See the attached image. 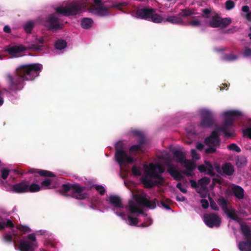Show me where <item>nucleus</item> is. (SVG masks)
Instances as JSON below:
<instances>
[{
	"mask_svg": "<svg viewBox=\"0 0 251 251\" xmlns=\"http://www.w3.org/2000/svg\"><path fill=\"white\" fill-rule=\"evenodd\" d=\"M191 155L193 160H197L200 159V155L197 152L196 150L193 149L191 151Z\"/></svg>",
	"mask_w": 251,
	"mask_h": 251,
	"instance_id": "nucleus-41",
	"label": "nucleus"
},
{
	"mask_svg": "<svg viewBox=\"0 0 251 251\" xmlns=\"http://www.w3.org/2000/svg\"><path fill=\"white\" fill-rule=\"evenodd\" d=\"M166 22L176 25H181L183 23L181 17L174 15L165 16V22Z\"/></svg>",
	"mask_w": 251,
	"mask_h": 251,
	"instance_id": "nucleus-26",
	"label": "nucleus"
},
{
	"mask_svg": "<svg viewBox=\"0 0 251 251\" xmlns=\"http://www.w3.org/2000/svg\"><path fill=\"white\" fill-rule=\"evenodd\" d=\"M246 18L248 21H251V14L250 13H248L246 15Z\"/></svg>",
	"mask_w": 251,
	"mask_h": 251,
	"instance_id": "nucleus-57",
	"label": "nucleus"
},
{
	"mask_svg": "<svg viewBox=\"0 0 251 251\" xmlns=\"http://www.w3.org/2000/svg\"><path fill=\"white\" fill-rule=\"evenodd\" d=\"M132 132L133 134L139 138V144L138 145H133L130 148V154L136 153L139 151H145L144 148L147 145L145 143L143 133L137 130H133Z\"/></svg>",
	"mask_w": 251,
	"mask_h": 251,
	"instance_id": "nucleus-19",
	"label": "nucleus"
},
{
	"mask_svg": "<svg viewBox=\"0 0 251 251\" xmlns=\"http://www.w3.org/2000/svg\"><path fill=\"white\" fill-rule=\"evenodd\" d=\"M43 43V38H36L28 47H25L23 45L9 46L5 48V51L12 57H19L23 55L24 51L27 48L38 51L41 50Z\"/></svg>",
	"mask_w": 251,
	"mask_h": 251,
	"instance_id": "nucleus-6",
	"label": "nucleus"
},
{
	"mask_svg": "<svg viewBox=\"0 0 251 251\" xmlns=\"http://www.w3.org/2000/svg\"><path fill=\"white\" fill-rule=\"evenodd\" d=\"M109 5L102 3L100 0H94V3L89 8V11L92 14L100 16H105L109 14Z\"/></svg>",
	"mask_w": 251,
	"mask_h": 251,
	"instance_id": "nucleus-13",
	"label": "nucleus"
},
{
	"mask_svg": "<svg viewBox=\"0 0 251 251\" xmlns=\"http://www.w3.org/2000/svg\"><path fill=\"white\" fill-rule=\"evenodd\" d=\"M3 58H4L3 55L0 53V60L2 59Z\"/></svg>",
	"mask_w": 251,
	"mask_h": 251,
	"instance_id": "nucleus-59",
	"label": "nucleus"
},
{
	"mask_svg": "<svg viewBox=\"0 0 251 251\" xmlns=\"http://www.w3.org/2000/svg\"><path fill=\"white\" fill-rule=\"evenodd\" d=\"M134 16L137 18L148 20L155 23L165 22V15L155 13L151 8H141L137 9Z\"/></svg>",
	"mask_w": 251,
	"mask_h": 251,
	"instance_id": "nucleus-8",
	"label": "nucleus"
},
{
	"mask_svg": "<svg viewBox=\"0 0 251 251\" xmlns=\"http://www.w3.org/2000/svg\"><path fill=\"white\" fill-rule=\"evenodd\" d=\"M4 102V99L1 92L0 91V106H1Z\"/></svg>",
	"mask_w": 251,
	"mask_h": 251,
	"instance_id": "nucleus-52",
	"label": "nucleus"
},
{
	"mask_svg": "<svg viewBox=\"0 0 251 251\" xmlns=\"http://www.w3.org/2000/svg\"><path fill=\"white\" fill-rule=\"evenodd\" d=\"M223 174L230 176L234 172L233 166L230 163H226L222 167Z\"/></svg>",
	"mask_w": 251,
	"mask_h": 251,
	"instance_id": "nucleus-27",
	"label": "nucleus"
},
{
	"mask_svg": "<svg viewBox=\"0 0 251 251\" xmlns=\"http://www.w3.org/2000/svg\"><path fill=\"white\" fill-rule=\"evenodd\" d=\"M242 10L243 12H248L249 11V7L248 6H244L242 7Z\"/></svg>",
	"mask_w": 251,
	"mask_h": 251,
	"instance_id": "nucleus-53",
	"label": "nucleus"
},
{
	"mask_svg": "<svg viewBox=\"0 0 251 251\" xmlns=\"http://www.w3.org/2000/svg\"><path fill=\"white\" fill-rule=\"evenodd\" d=\"M246 164V159L245 157H240L237 159L236 164L239 167H241Z\"/></svg>",
	"mask_w": 251,
	"mask_h": 251,
	"instance_id": "nucleus-39",
	"label": "nucleus"
},
{
	"mask_svg": "<svg viewBox=\"0 0 251 251\" xmlns=\"http://www.w3.org/2000/svg\"><path fill=\"white\" fill-rule=\"evenodd\" d=\"M176 200H177V201H184L185 200V198L183 196L177 197H176Z\"/></svg>",
	"mask_w": 251,
	"mask_h": 251,
	"instance_id": "nucleus-55",
	"label": "nucleus"
},
{
	"mask_svg": "<svg viewBox=\"0 0 251 251\" xmlns=\"http://www.w3.org/2000/svg\"><path fill=\"white\" fill-rule=\"evenodd\" d=\"M3 30L6 33H9L11 31L10 28L7 25L4 26Z\"/></svg>",
	"mask_w": 251,
	"mask_h": 251,
	"instance_id": "nucleus-54",
	"label": "nucleus"
},
{
	"mask_svg": "<svg viewBox=\"0 0 251 251\" xmlns=\"http://www.w3.org/2000/svg\"><path fill=\"white\" fill-rule=\"evenodd\" d=\"M231 22L229 18L221 19L218 16H212L209 25L213 27L223 28L229 25Z\"/></svg>",
	"mask_w": 251,
	"mask_h": 251,
	"instance_id": "nucleus-21",
	"label": "nucleus"
},
{
	"mask_svg": "<svg viewBox=\"0 0 251 251\" xmlns=\"http://www.w3.org/2000/svg\"><path fill=\"white\" fill-rule=\"evenodd\" d=\"M146 200L149 201V203H148L149 205L151 204V202H154L155 203L154 207L151 208L149 206H148V205H146L145 204L141 205V206H140V212H137V213H135V214H132V216L136 217L137 219L138 220L137 224L135 226H136L139 221L141 222L142 221H144V223L141 224L140 225V226L142 227H147V226H150L152 224V220L151 218V217L143 214L142 211V208L143 207H147L150 208L151 209H154L156 207L157 201L154 200L153 201H150L147 199V197H146ZM134 226V225H133V226Z\"/></svg>",
	"mask_w": 251,
	"mask_h": 251,
	"instance_id": "nucleus-14",
	"label": "nucleus"
},
{
	"mask_svg": "<svg viewBox=\"0 0 251 251\" xmlns=\"http://www.w3.org/2000/svg\"><path fill=\"white\" fill-rule=\"evenodd\" d=\"M195 13L191 10L186 9L182 10L179 13V16L181 17H187L194 14Z\"/></svg>",
	"mask_w": 251,
	"mask_h": 251,
	"instance_id": "nucleus-34",
	"label": "nucleus"
},
{
	"mask_svg": "<svg viewBox=\"0 0 251 251\" xmlns=\"http://www.w3.org/2000/svg\"><path fill=\"white\" fill-rule=\"evenodd\" d=\"M198 112L201 117V120L200 124V127L206 128L212 126L214 124L213 119V113L211 110L205 108H202L199 110Z\"/></svg>",
	"mask_w": 251,
	"mask_h": 251,
	"instance_id": "nucleus-15",
	"label": "nucleus"
},
{
	"mask_svg": "<svg viewBox=\"0 0 251 251\" xmlns=\"http://www.w3.org/2000/svg\"><path fill=\"white\" fill-rule=\"evenodd\" d=\"M216 169L218 172H219V170L220 169V167L219 166H217L216 167Z\"/></svg>",
	"mask_w": 251,
	"mask_h": 251,
	"instance_id": "nucleus-60",
	"label": "nucleus"
},
{
	"mask_svg": "<svg viewBox=\"0 0 251 251\" xmlns=\"http://www.w3.org/2000/svg\"><path fill=\"white\" fill-rule=\"evenodd\" d=\"M66 42L62 40H58L55 44V47L57 50H61L66 47Z\"/></svg>",
	"mask_w": 251,
	"mask_h": 251,
	"instance_id": "nucleus-32",
	"label": "nucleus"
},
{
	"mask_svg": "<svg viewBox=\"0 0 251 251\" xmlns=\"http://www.w3.org/2000/svg\"><path fill=\"white\" fill-rule=\"evenodd\" d=\"M22 231L24 233H28L30 231V228L25 226H20L17 230L12 229L11 232L6 233L3 236L4 240L6 242L13 241L15 246L17 244L18 240V235L19 231Z\"/></svg>",
	"mask_w": 251,
	"mask_h": 251,
	"instance_id": "nucleus-18",
	"label": "nucleus"
},
{
	"mask_svg": "<svg viewBox=\"0 0 251 251\" xmlns=\"http://www.w3.org/2000/svg\"><path fill=\"white\" fill-rule=\"evenodd\" d=\"M93 24V20L89 18H84L81 22V25L82 27L85 29H88L91 27Z\"/></svg>",
	"mask_w": 251,
	"mask_h": 251,
	"instance_id": "nucleus-30",
	"label": "nucleus"
},
{
	"mask_svg": "<svg viewBox=\"0 0 251 251\" xmlns=\"http://www.w3.org/2000/svg\"><path fill=\"white\" fill-rule=\"evenodd\" d=\"M244 56L246 57L251 56V50L249 48H246L244 53Z\"/></svg>",
	"mask_w": 251,
	"mask_h": 251,
	"instance_id": "nucleus-48",
	"label": "nucleus"
},
{
	"mask_svg": "<svg viewBox=\"0 0 251 251\" xmlns=\"http://www.w3.org/2000/svg\"><path fill=\"white\" fill-rule=\"evenodd\" d=\"M7 191L15 193H24L27 192H36L41 190L40 185L35 183L29 184L27 181H24L20 183L10 185Z\"/></svg>",
	"mask_w": 251,
	"mask_h": 251,
	"instance_id": "nucleus-9",
	"label": "nucleus"
},
{
	"mask_svg": "<svg viewBox=\"0 0 251 251\" xmlns=\"http://www.w3.org/2000/svg\"><path fill=\"white\" fill-rule=\"evenodd\" d=\"M235 6L234 3L231 0H228L226 2V7L228 10L232 9Z\"/></svg>",
	"mask_w": 251,
	"mask_h": 251,
	"instance_id": "nucleus-40",
	"label": "nucleus"
},
{
	"mask_svg": "<svg viewBox=\"0 0 251 251\" xmlns=\"http://www.w3.org/2000/svg\"><path fill=\"white\" fill-rule=\"evenodd\" d=\"M249 36L250 37V39H251V33H250L249 34Z\"/></svg>",
	"mask_w": 251,
	"mask_h": 251,
	"instance_id": "nucleus-61",
	"label": "nucleus"
},
{
	"mask_svg": "<svg viewBox=\"0 0 251 251\" xmlns=\"http://www.w3.org/2000/svg\"><path fill=\"white\" fill-rule=\"evenodd\" d=\"M115 148V159L120 167L121 171L128 172V169L126 167L133 162V157L131 155H128L125 151V147L123 142H118L116 144Z\"/></svg>",
	"mask_w": 251,
	"mask_h": 251,
	"instance_id": "nucleus-7",
	"label": "nucleus"
},
{
	"mask_svg": "<svg viewBox=\"0 0 251 251\" xmlns=\"http://www.w3.org/2000/svg\"><path fill=\"white\" fill-rule=\"evenodd\" d=\"M205 224L209 227H218L221 223L220 217L215 214H206L203 216Z\"/></svg>",
	"mask_w": 251,
	"mask_h": 251,
	"instance_id": "nucleus-22",
	"label": "nucleus"
},
{
	"mask_svg": "<svg viewBox=\"0 0 251 251\" xmlns=\"http://www.w3.org/2000/svg\"><path fill=\"white\" fill-rule=\"evenodd\" d=\"M62 189L65 192L70 191L72 197L76 199L83 200L88 196V189L85 187H81L77 184L73 185L63 184Z\"/></svg>",
	"mask_w": 251,
	"mask_h": 251,
	"instance_id": "nucleus-10",
	"label": "nucleus"
},
{
	"mask_svg": "<svg viewBox=\"0 0 251 251\" xmlns=\"http://www.w3.org/2000/svg\"><path fill=\"white\" fill-rule=\"evenodd\" d=\"M132 173L135 176H140L142 174L141 169L135 166H133L132 168Z\"/></svg>",
	"mask_w": 251,
	"mask_h": 251,
	"instance_id": "nucleus-35",
	"label": "nucleus"
},
{
	"mask_svg": "<svg viewBox=\"0 0 251 251\" xmlns=\"http://www.w3.org/2000/svg\"><path fill=\"white\" fill-rule=\"evenodd\" d=\"M174 157L178 163H180L187 171L185 174L191 176L193 175V171L196 167L195 163L192 160H187L185 158L184 154L181 151H176L174 153Z\"/></svg>",
	"mask_w": 251,
	"mask_h": 251,
	"instance_id": "nucleus-12",
	"label": "nucleus"
},
{
	"mask_svg": "<svg viewBox=\"0 0 251 251\" xmlns=\"http://www.w3.org/2000/svg\"><path fill=\"white\" fill-rule=\"evenodd\" d=\"M177 188H178L181 192L183 193H185L187 192L186 188L185 187L182 186L181 183H178L176 185Z\"/></svg>",
	"mask_w": 251,
	"mask_h": 251,
	"instance_id": "nucleus-46",
	"label": "nucleus"
},
{
	"mask_svg": "<svg viewBox=\"0 0 251 251\" xmlns=\"http://www.w3.org/2000/svg\"><path fill=\"white\" fill-rule=\"evenodd\" d=\"M243 133L244 136L251 139V121L249 122L248 127L243 130Z\"/></svg>",
	"mask_w": 251,
	"mask_h": 251,
	"instance_id": "nucleus-33",
	"label": "nucleus"
},
{
	"mask_svg": "<svg viewBox=\"0 0 251 251\" xmlns=\"http://www.w3.org/2000/svg\"><path fill=\"white\" fill-rule=\"evenodd\" d=\"M213 184H222V180L220 178H214L213 179Z\"/></svg>",
	"mask_w": 251,
	"mask_h": 251,
	"instance_id": "nucleus-50",
	"label": "nucleus"
},
{
	"mask_svg": "<svg viewBox=\"0 0 251 251\" xmlns=\"http://www.w3.org/2000/svg\"><path fill=\"white\" fill-rule=\"evenodd\" d=\"M250 30H251V26L250 27Z\"/></svg>",
	"mask_w": 251,
	"mask_h": 251,
	"instance_id": "nucleus-62",
	"label": "nucleus"
},
{
	"mask_svg": "<svg viewBox=\"0 0 251 251\" xmlns=\"http://www.w3.org/2000/svg\"><path fill=\"white\" fill-rule=\"evenodd\" d=\"M208 199L210 201L211 208L213 210H218V207L217 206L216 203L214 202V201L212 200V199L209 196H208Z\"/></svg>",
	"mask_w": 251,
	"mask_h": 251,
	"instance_id": "nucleus-42",
	"label": "nucleus"
},
{
	"mask_svg": "<svg viewBox=\"0 0 251 251\" xmlns=\"http://www.w3.org/2000/svg\"><path fill=\"white\" fill-rule=\"evenodd\" d=\"M210 182L208 177H204L200 179L198 183L193 180H190L192 187L196 188L198 193L200 194L201 198H206L207 195L208 190L207 185Z\"/></svg>",
	"mask_w": 251,
	"mask_h": 251,
	"instance_id": "nucleus-16",
	"label": "nucleus"
},
{
	"mask_svg": "<svg viewBox=\"0 0 251 251\" xmlns=\"http://www.w3.org/2000/svg\"><path fill=\"white\" fill-rule=\"evenodd\" d=\"M186 130L188 134V135H189L190 134H196V131L194 129L191 130V129H189L188 128H186Z\"/></svg>",
	"mask_w": 251,
	"mask_h": 251,
	"instance_id": "nucleus-51",
	"label": "nucleus"
},
{
	"mask_svg": "<svg viewBox=\"0 0 251 251\" xmlns=\"http://www.w3.org/2000/svg\"><path fill=\"white\" fill-rule=\"evenodd\" d=\"M198 169L201 173L210 176L214 175V168L211 164L207 161H204V164L199 166Z\"/></svg>",
	"mask_w": 251,
	"mask_h": 251,
	"instance_id": "nucleus-24",
	"label": "nucleus"
},
{
	"mask_svg": "<svg viewBox=\"0 0 251 251\" xmlns=\"http://www.w3.org/2000/svg\"><path fill=\"white\" fill-rule=\"evenodd\" d=\"M53 179L51 178H46L44 181L41 182V186H40L41 189H50L55 186L53 183Z\"/></svg>",
	"mask_w": 251,
	"mask_h": 251,
	"instance_id": "nucleus-28",
	"label": "nucleus"
},
{
	"mask_svg": "<svg viewBox=\"0 0 251 251\" xmlns=\"http://www.w3.org/2000/svg\"><path fill=\"white\" fill-rule=\"evenodd\" d=\"M161 204H162V206H163L165 209H171V208H170V207L169 205H167V204H165L164 202H161Z\"/></svg>",
	"mask_w": 251,
	"mask_h": 251,
	"instance_id": "nucleus-56",
	"label": "nucleus"
},
{
	"mask_svg": "<svg viewBox=\"0 0 251 251\" xmlns=\"http://www.w3.org/2000/svg\"><path fill=\"white\" fill-rule=\"evenodd\" d=\"M34 25L35 22L31 21H28L24 25V29L27 33H30Z\"/></svg>",
	"mask_w": 251,
	"mask_h": 251,
	"instance_id": "nucleus-31",
	"label": "nucleus"
},
{
	"mask_svg": "<svg viewBox=\"0 0 251 251\" xmlns=\"http://www.w3.org/2000/svg\"><path fill=\"white\" fill-rule=\"evenodd\" d=\"M196 147L197 149L198 150H199V151H202L204 148L203 145L201 143H197Z\"/></svg>",
	"mask_w": 251,
	"mask_h": 251,
	"instance_id": "nucleus-49",
	"label": "nucleus"
},
{
	"mask_svg": "<svg viewBox=\"0 0 251 251\" xmlns=\"http://www.w3.org/2000/svg\"><path fill=\"white\" fill-rule=\"evenodd\" d=\"M242 233L248 240L247 242H241L238 244V248L241 251H251V230L246 225L241 224Z\"/></svg>",
	"mask_w": 251,
	"mask_h": 251,
	"instance_id": "nucleus-17",
	"label": "nucleus"
},
{
	"mask_svg": "<svg viewBox=\"0 0 251 251\" xmlns=\"http://www.w3.org/2000/svg\"><path fill=\"white\" fill-rule=\"evenodd\" d=\"M38 173L41 176H45L52 177L54 176V175L53 174H52L50 172L46 170H40L38 172Z\"/></svg>",
	"mask_w": 251,
	"mask_h": 251,
	"instance_id": "nucleus-38",
	"label": "nucleus"
},
{
	"mask_svg": "<svg viewBox=\"0 0 251 251\" xmlns=\"http://www.w3.org/2000/svg\"><path fill=\"white\" fill-rule=\"evenodd\" d=\"M42 69V65L39 63L20 66L16 69L14 77L10 74L6 75L9 89L12 91L21 90L24 87V81L33 79L38 76Z\"/></svg>",
	"mask_w": 251,
	"mask_h": 251,
	"instance_id": "nucleus-5",
	"label": "nucleus"
},
{
	"mask_svg": "<svg viewBox=\"0 0 251 251\" xmlns=\"http://www.w3.org/2000/svg\"><path fill=\"white\" fill-rule=\"evenodd\" d=\"M202 206L203 208H207L209 206V203L206 200L202 199L201 201Z\"/></svg>",
	"mask_w": 251,
	"mask_h": 251,
	"instance_id": "nucleus-47",
	"label": "nucleus"
},
{
	"mask_svg": "<svg viewBox=\"0 0 251 251\" xmlns=\"http://www.w3.org/2000/svg\"><path fill=\"white\" fill-rule=\"evenodd\" d=\"M203 16L201 17L199 19H194L190 22V25L194 27L199 26L201 25H206L207 24V22L205 18L211 17L210 14V11L208 9H204L203 11Z\"/></svg>",
	"mask_w": 251,
	"mask_h": 251,
	"instance_id": "nucleus-23",
	"label": "nucleus"
},
{
	"mask_svg": "<svg viewBox=\"0 0 251 251\" xmlns=\"http://www.w3.org/2000/svg\"><path fill=\"white\" fill-rule=\"evenodd\" d=\"M235 196L238 199H242L244 197V190L240 186L231 184L229 186Z\"/></svg>",
	"mask_w": 251,
	"mask_h": 251,
	"instance_id": "nucleus-25",
	"label": "nucleus"
},
{
	"mask_svg": "<svg viewBox=\"0 0 251 251\" xmlns=\"http://www.w3.org/2000/svg\"><path fill=\"white\" fill-rule=\"evenodd\" d=\"M95 189L98 191V192L100 193V195H103L105 191L104 188L101 185L96 186Z\"/></svg>",
	"mask_w": 251,
	"mask_h": 251,
	"instance_id": "nucleus-43",
	"label": "nucleus"
},
{
	"mask_svg": "<svg viewBox=\"0 0 251 251\" xmlns=\"http://www.w3.org/2000/svg\"><path fill=\"white\" fill-rule=\"evenodd\" d=\"M13 224L10 220L1 219L0 217V230H2L6 227H13Z\"/></svg>",
	"mask_w": 251,
	"mask_h": 251,
	"instance_id": "nucleus-29",
	"label": "nucleus"
},
{
	"mask_svg": "<svg viewBox=\"0 0 251 251\" xmlns=\"http://www.w3.org/2000/svg\"><path fill=\"white\" fill-rule=\"evenodd\" d=\"M113 206L114 213L130 226L135 225L138 220L137 218L133 217L132 214L140 212V206L142 204L148 205L151 208L155 206L154 202L149 205V201L146 200V194L141 193L134 196V200L130 201L128 206H125L121 198L115 195H111L107 200Z\"/></svg>",
	"mask_w": 251,
	"mask_h": 251,
	"instance_id": "nucleus-2",
	"label": "nucleus"
},
{
	"mask_svg": "<svg viewBox=\"0 0 251 251\" xmlns=\"http://www.w3.org/2000/svg\"><path fill=\"white\" fill-rule=\"evenodd\" d=\"M90 0H72L56 8V13L52 14L48 18L44 25L51 30H57L63 26L60 16L75 15L83 11L88 6Z\"/></svg>",
	"mask_w": 251,
	"mask_h": 251,
	"instance_id": "nucleus-3",
	"label": "nucleus"
},
{
	"mask_svg": "<svg viewBox=\"0 0 251 251\" xmlns=\"http://www.w3.org/2000/svg\"><path fill=\"white\" fill-rule=\"evenodd\" d=\"M241 115V112L238 110H231L224 111L222 116L225 122L221 128H217L213 131L210 137L205 139V143L208 146H213L205 150L206 153H213L216 149L214 147L218 145L219 143V135L223 133L226 137H231L234 135V131L232 127L233 120Z\"/></svg>",
	"mask_w": 251,
	"mask_h": 251,
	"instance_id": "nucleus-4",
	"label": "nucleus"
},
{
	"mask_svg": "<svg viewBox=\"0 0 251 251\" xmlns=\"http://www.w3.org/2000/svg\"><path fill=\"white\" fill-rule=\"evenodd\" d=\"M36 172V170L34 169H30L28 171V173H30V174H34Z\"/></svg>",
	"mask_w": 251,
	"mask_h": 251,
	"instance_id": "nucleus-58",
	"label": "nucleus"
},
{
	"mask_svg": "<svg viewBox=\"0 0 251 251\" xmlns=\"http://www.w3.org/2000/svg\"><path fill=\"white\" fill-rule=\"evenodd\" d=\"M38 246L34 234H29L19 241V249L20 251H34Z\"/></svg>",
	"mask_w": 251,
	"mask_h": 251,
	"instance_id": "nucleus-11",
	"label": "nucleus"
},
{
	"mask_svg": "<svg viewBox=\"0 0 251 251\" xmlns=\"http://www.w3.org/2000/svg\"><path fill=\"white\" fill-rule=\"evenodd\" d=\"M172 158L166 151L160 152L158 160L149 165H144V174L142 181L146 187H151L155 185L161 184L163 181L161 174L164 171V166L169 167L168 171L174 178L179 180L182 178L181 175L172 164Z\"/></svg>",
	"mask_w": 251,
	"mask_h": 251,
	"instance_id": "nucleus-1",
	"label": "nucleus"
},
{
	"mask_svg": "<svg viewBox=\"0 0 251 251\" xmlns=\"http://www.w3.org/2000/svg\"><path fill=\"white\" fill-rule=\"evenodd\" d=\"M1 177L3 179H5L9 174V170L6 168H1L0 169Z\"/></svg>",
	"mask_w": 251,
	"mask_h": 251,
	"instance_id": "nucleus-36",
	"label": "nucleus"
},
{
	"mask_svg": "<svg viewBox=\"0 0 251 251\" xmlns=\"http://www.w3.org/2000/svg\"><path fill=\"white\" fill-rule=\"evenodd\" d=\"M227 149L230 151H234L237 152H239L241 151V149L236 144H231L227 146Z\"/></svg>",
	"mask_w": 251,
	"mask_h": 251,
	"instance_id": "nucleus-37",
	"label": "nucleus"
},
{
	"mask_svg": "<svg viewBox=\"0 0 251 251\" xmlns=\"http://www.w3.org/2000/svg\"><path fill=\"white\" fill-rule=\"evenodd\" d=\"M218 202L229 218L234 221H238V212L232 207L227 206V201L225 199L223 198L219 199Z\"/></svg>",
	"mask_w": 251,
	"mask_h": 251,
	"instance_id": "nucleus-20",
	"label": "nucleus"
},
{
	"mask_svg": "<svg viewBox=\"0 0 251 251\" xmlns=\"http://www.w3.org/2000/svg\"><path fill=\"white\" fill-rule=\"evenodd\" d=\"M237 58V56L234 54H227L225 56V59L226 60L228 61H231L234 60Z\"/></svg>",
	"mask_w": 251,
	"mask_h": 251,
	"instance_id": "nucleus-44",
	"label": "nucleus"
},
{
	"mask_svg": "<svg viewBox=\"0 0 251 251\" xmlns=\"http://www.w3.org/2000/svg\"><path fill=\"white\" fill-rule=\"evenodd\" d=\"M127 3L126 2L119 3L118 4H113L112 6L115 7L119 9H121V8L124 6L126 5Z\"/></svg>",
	"mask_w": 251,
	"mask_h": 251,
	"instance_id": "nucleus-45",
	"label": "nucleus"
}]
</instances>
